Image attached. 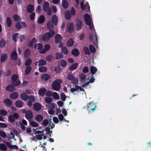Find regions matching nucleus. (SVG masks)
Listing matches in <instances>:
<instances>
[{
  "mask_svg": "<svg viewBox=\"0 0 151 151\" xmlns=\"http://www.w3.org/2000/svg\"><path fill=\"white\" fill-rule=\"evenodd\" d=\"M11 58L14 60H16L17 58V54L16 51H13L10 54Z\"/></svg>",
  "mask_w": 151,
  "mask_h": 151,
  "instance_id": "ddd939ff",
  "label": "nucleus"
},
{
  "mask_svg": "<svg viewBox=\"0 0 151 151\" xmlns=\"http://www.w3.org/2000/svg\"><path fill=\"white\" fill-rule=\"evenodd\" d=\"M3 103L5 106L7 107H9L12 105L11 100L8 98L5 99L3 101Z\"/></svg>",
  "mask_w": 151,
  "mask_h": 151,
  "instance_id": "9b49d317",
  "label": "nucleus"
},
{
  "mask_svg": "<svg viewBox=\"0 0 151 151\" xmlns=\"http://www.w3.org/2000/svg\"><path fill=\"white\" fill-rule=\"evenodd\" d=\"M41 105L39 103H35L33 105V109L36 111L40 110L42 108Z\"/></svg>",
  "mask_w": 151,
  "mask_h": 151,
  "instance_id": "f8f14e48",
  "label": "nucleus"
},
{
  "mask_svg": "<svg viewBox=\"0 0 151 151\" xmlns=\"http://www.w3.org/2000/svg\"><path fill=\"white\" fill-rule=\"evenodd\" d=\"M83 1H81L80 2L81 7V9L84 11L85 10L86 8L87 7V11H88L90 10V6L89 5V3L88 2L86 3L85 4H84L83 2V0H82Z\"/></svg>",
  "mask_w": 151,
  "mask_h": 151,
  "instance_id": "423d86ee",
  "label": "nucleus"
},
{
  "mask_svg": "<svg viewBox=\"0 0 151 151\" xmlns=\"http://www.w3.org/2000/svg\"><path fill=\"white\" fill-rule=\"evenodd\" d=\"M31 13V14L29 16L30 19L31 20H33L35 19V13L34 12H32Z\"/></svg>",
  "mask_w": 151,
  "mask_h": 151,
  "instance_id": "e2e57ef3",
  "label": "nucleus"
},
{
  "mask_svg": "<svg viewBox=\"0 0 151 151\" xmlns=\"http://www.w3.org/2000/svg\"><path fill=\"white\" fill-rule=\"evenodd\" d=\"M34 9V6L31 4H28L26 7V10L27 12L29 13H32Z\"/></svg>",
  "mask_w": 151,
  "mask_h": 151,
  "instance_id": "4468645a",
  "label": "nucleus"
},
{
  "mask_svg": "<svg viewBox=\"0 0 151 151\" xmlns=\"http://www.w3.org/2000/svg\"><path fill=\"white\" fill-rule=\"evenodd\" d=\"M32 62L30 58H29L25 61V65L26 66H29L31 64Z\"/></svg>",
  "mask_w": 151,
  "mask_h": 151,
  "instance_id": "3c124183",
  "label": "nucleus"
},
{
  "mask_svg": "<svg viewBox=\"0 0 151 151\" xmlns=\"http://www.w3.org/2000/svg\"><path fill=\"white\" fill-rule=\"evenodd\" d=\"M71 54L74 56L76 57L79 55L80 52L78 49L74 48L72 50Z\"/></svg>",
  "mask_w": 151,
  "mask_h": 151,
  "instance_id": "aec40b11",
  "label": "nucleus"
},
{
  "mask_svg": "<svg viewBox=\"0 0 151 151\" xmlns=\"http://www.w3.org/2000/svg\"><path fill=\"white\" fill-rule=\"evenodd\" d=\"M7 112L4 109L0 110V114L2 116H5L7 115Z\"/></svg>",
  "mask_w": 151,
  "mask_h": 151,
  "instance_id": "13d9d810",
  "label": "nucleus"
},
{
  "mask_svg": "<svg viewBox=\"0 0 151 151\" xmlns=\"http://www.w3.org/2000/svg\"><path fill=\"white\" fill-rule=\"evenodd\" d=\"M62 6L65 9H67L69 6V4L67 0H63L62 1Z\"/></svg>",
  "mask_w": 151,
  "mask_h": 151,
  "instance_id": "393cba45",
  "label": "nucleus"
},
{
  "mask_svg": "<svg viewBox=\"0 0 151 151\" xmlns=\"http://www.w3.org/2000/svg\"><path fill=\"white\" fill-rule=\"evenodd\" d=\"M74 42V41L73 39L70 38L67 41L66 45L68 47H71L73 45Z\"/></svg>",
  "mask_w": 151,
  "mask_h": 151,
  "instance_id": "bb28decb",
  "label": "nucleus"
},
{
  "mask_svg": "<svg viewBox=\"0 0 151 151\" xmlns=\"http://www.w3.org/2000/svg\"><path fill=\"white\" fill-rule=\"evenodd\" d=\"M18 96V93L16 92H14L11 93L10 95V97L12 99H16Z\"/></svg>",
  "mask_w": 151,
  "mask_h": 151,
  "instance_id": "a878e982",
  "label": "nucleus"
},
{
  "mask_svg": "<svg viewBox=\"0 0 151 151\" xmlns=\"http://www.w3.org/2000/svg\"><path fill=\"white\" fill-rule=\"evenodd\" d=\"M6 89L8 91L13 92L15 90V88L12 85H9L6 87Z\"/></svg>",
  "mask_w": 151,
  "mask_h": 151,
  "instance_id": "412c9836",
  "label": "nucleus"
},
{
  "mask_svg": "<svg viewBox=\"0 0 151 151\" xmlns=\"http://www.w3.org/2000/svg\"><path fill=\"white\" fill-rule=\"evenodd\" d=\"M18 34V33H15L14 34L12 37V38L14 41L15 42H16L17 41V40L16 39L17 36V35Z\"/></svg>",
  "mask_w": 151,
  "mask_h": 151,
  "instance_id": "338daca9",
  "label": "nucleus"
},
{
  "mask_svg": "<svg viewBox=\"0 0 151 151\" xmlns=\"http://www.w3.org/2000/svg\"><path fill=\"white\" fill-rule=\"evenodd\" d=\"M25 116L26 118L29 121L30 119L32 118L33 117L32 111L30 110L27 111Z\"/></svg>",
  "mask_w": 151,
  "mask_h": 151,
  "instance_id": "0eeeda50",
  "label": "nucleus"
},
{
  "mask_svg": "<svg viewBox=\"0 0 151 151\" xmlns=\"http://www.w3.org/2000/svg\"><path fill=\"white\" fill-rule=\"evenodd\" d=\"M50 47L49 45L46 44L44 46V49L40 51V53L41 54H44L46 51L49 50L50 49Z\"/></svg>",
  "mask_w": 151,
  "mask_h": 151,
  "instance_id": "2eb2a0df",
  "label": "nucleus"
},
{
  "mask_svg": "<svg viewBox=\"0 0 151 151\" xmlns=\"http://www.w3.org/2000/svg\"><path fill=\"white\" fill-rule=\"evenodd\" d=\"M6 23L8 27H10L11 26L12 21L10 17H8L6 18Z\"/></svg>",
  "mask_w": 151,
  "mask_h": 151,
  "instance_id": "c9c22d12",
  "label": "nucleus"
},
{
  "mask_svg": "<svg viewBox=\"0 0 151 151\" xmlns=\"http://www.w3.org/2000/svg\"><path fill=\"white\" fill-rule=\"evenodd\" d=\"M32 70V68L30 66H27L25 69V73L26 75L29 74L30 72Z\"/></svg>",
  "mask_w": 151,
  "mask_h": 151,
  "instance_id": "58836bf2",
  "label": "nucleus"
},
{
  "mask_svg": "<svg viewBox=\"0 0 151 151\" xmlns=\"http://www.w3.org/2000/svg\"><path fill=\"white\" fill-rule=\"evenodd\" d=\"M39 66L45 65L46 64V60L43 59H41L38 61Z\"/></svg>",
  "mask_w": 151,
  "mask_h": 151,
  "instance_id": "473e14b6",
  "label": "nucleus"
},
{
  "mask_svg": "<svg viewBox=\"0 0 151 151\" xmlns=\"http://www.w3.org/2000/svg\"><path fill=\"white\" fill-rule=\"evenodd\" d=\"M78 66L77 63H75L69 67V70H75Z\"/></svg>",
  "mask_w": 151,
  "mask_h": 151,
  "instance_id": "7c9ffc66",
  "label": "nucleus"
},
{
  "mask_svg": "<svg viewBox=\"0 0 151 151\" xmlns=\"http://www.w3.org/2000/svg\"><path fill=\"white\" fill-rule=\"evenodd\" d=\"M83 24L82 21L80 20H78L77 24H76V30H79L81 29Z\"/></svg>",
  "mask_w": 151,
  "mask_h": 151,
  "instance_id": "f3484780",
  "label": "nucleus"
},
{
  "mask_svg": "<svg viewBox=\"0 0 151 151\" xmlns=\"http://www.w3.org/2000/svg\"><path fill=\"white\" fill-rule=\"evenodd\" d=\"M75 88H72L70 89V91L71 92L73 93L76 91H79L78 90V86L75 85Z\"/></svg>",
  "mask_w": 151,
  "mask_h": 151,
  "instance_id": "5fc2aeb1",
  "label": "nucleus"
},
{
  "mask_svg": "<svg viewBox=\"0 0 151 151\" xmlns=\"http://www.w3.org/2000/svg\"><path fill=\"white\" fill-rule=\"evenodd\" d=\"M18 78V76L16 74L13 75L11 77L12 81H14L18 80H17V79Z\"/></svg>",
  "mask_w": 151,
  "mask_h": 151,
  "instance_id": "864d4df0",
  "label": "nucleus"
},
{
  "mask_svg": "<svg viewBox=\"0 0 151 151\" xmlns=\"http://www.w3.org/2000/svg\"><path fill=\"white\" fill-rule=\"evenodd\" d=\"M83 50L84 52L85 53L86 55H89L90 54V52L89 51L88 48L86 47H83Z\"/></svg>",
  "mask_w": 151,
  "mask_h": 151,
  "instance_id": "8fccbe9b",
  "label": "nucleus"
},
{
  "mask_svg": "<svg viewBox=\"0 0 151 151\" xmlns=\"http://www.w3.org/2000/svg\"><path fill=\"white\" fill-rule=\"evenodd\" d=\"M0 136L3 138L6 137V134L4 131H0Z\"/></svg>",
  "mask_w": 151,
  "mask_h": 151,
  "instance_id": "680f3d73",
  "label": "nucleus"
},
{
  "mask_svg": "<svg viewBox=\"0 0 151 151\" xmlns=\"http://www.w3.org/2000/svg\"><path fill=\"white\" fill-rule=\"evenodd\" d=\"M52 96L53 98L55 99L58 100L59 97V96L56 92H54Z\"/></svg>",
  "mask_w": 151,
  "mask_h": 151,
  "instance_id": "bf43d9fd",
  "label": "nucleus"
},
{
  "mask_svg": "<svg viewBox=\"0 0 151 151\" xmlns=\"http://www.w3.org/2000/svg\"><path fill=\"white\" fill-rule=\"evenodd\" d=\"M28 96L24 93H23L20 95L21 99L24 101H26L28 99Z\"/></svg>",
  "mask_w": 151,
  "mask_h": 151,
  "instance_id": "c85d7f7f",
  "label": "nucleus"
},
{
  "mask_svg": "<svg viewBox=\"0 0 151 151\" xmlns=\"http://www.w3.org/2000/svg\"><path fill=\"white\" fill-rule=\"evenodd\" d=\"M84 18L86 24H91V18L90 15L88 14H86L84 15Z\"/></svg>",
  "mask_w": 151,
  "mask_h": 151,
  "instance_id": "1a4fd4ad",
  "label": "nucleus"
},
{
  "mask_svg": "<svg viewBox=\"0 0 151 151\" xmlns=\"http://www.w3.org/2000/svg\"><path fill=\"white\" fill-rule=\"evenodd\" d=\"M11 73L12 72L11 70H8L3 73V74L5 76H8L11 75Z\"/></svg>",
  "mask_w": 151,
  "mask_h": 151,
  "instance_id": "09e8293b",
  "label": "nucleus"
},
{
  "mask_svg": "<svg viewBox=\"0 0 151 151\" xmlns=\"http://www.w3.org/2000/svg\"><path fill=\"white\" fill-rule=\"evenodd\" d=\"M7 147L4 144H0V150L3 151H6L7 150Z\"/></svg>",
  "mask_w": 151,
  "mask_h": 151,
  "instance_id": "a19ab883",
  "label": "nucleus"
},
{
  "mask_svg": "<svg viewBox=\"0 0 151 151\" xmlns=\"http://www.w3.org/2000/svg\"><path fill=\"white\" fill-rule=\"evenodd\" d=\"M52 101V99L51 97H47L45 98V101L47 104H51Z\"/></svg>",
  "mask_w": 151,
  "mask_h": 151,
  "instance_id": "de8ad7c7",
  "label": "nucleus"
},
{
  "mask_svg": "<svg viewBox=\"0 0 151 151\" xmlns=\"http://www.w3.org/2000/svg\"><path fill=\"white\" fill-rule=\"evenodd\" d=\"M41 78L42 80L47 81L49 79L51 78L50 76L48 74H45L42 75L41 77Z\"/></svg>",
  "mask_w": 151,
  "mask_h": 151,
  "instance_id": "4be33fe9",
  "label": "nucleus"
},
{
  "mask_svg": "<svg viewBox=\"0 0 151 151\" xmlns=\"http://www.w3.org/2000/svg\"><path fill=\"white\" fill-rule=\"evenodd\" d=\"M28 101L27 102L28 105L29 106H31L32 105V103L35 101V98L33 96H28Z\"/></svg>",
  "mask_w": 151,
  "mask_h": 151,
  "instance_id": "6e6552de",
  "label": "nucleus"
},
{
  "mask_svg": "<svg viewBox=\"0 0 151 151\" xmlns=\"http://www.w3.org/2000/svg\"><path fill=\"white\" fill-rule=\"evenodd\" d=\"M61 100L64 101L66 99V96L64 93H62L60 95Z\"/></svg>",
  "mask_w": 151,
  "mask_h": 151,
  "instance_id": "0e129e2a",
  "label": "nucleus"
},
{
  "mask_svg": "<svg viewBox=\"0 0 151 151\" xmlns=\"http://www.w3.org/2000/svg\"><path fill=\"white\" fill-rule=\"evenodd\" d=\"M44 119L43 116L41 114L37 115L35 117V119L38 122H40Z\"/></svg>",
  "mask_w": 151,
  "mask_h": 151,
  "instance_id": "a211bd4d",
  "label": "nucleus"
},
{
  "mask_svg": "<svg viewBox=\"0 0 151 151\" xmlns=\"http://www.w3.org/2000/svg\"><path fill=\"white\" fill-rule=\"evenodd\" d=\"M15 27L17 29H20L22 28V25L20 22H19L16 23Z\"/></svg>",
  "mask_w": 151,
  "mask_h": 151,
  "instance_id": "052dcab7",
  "label": "nucleus"
},
{
  "mask_svg": "<svg viewBox=\"0 0 151 151\" xmlns=\"http://www.w3.org/2000/svg\"><path fill=\"white\" fill-rule=\"evenodd\" d=\"M45 18L43 15H41L38 18L37 23L39 24H43L45 21Z\"/></svg>",
  "mask_w": 151,
  "mask_h": 151,
  "instance_id": "b1692460",
  "label": "nucleus"
},
{
  "mask_svg": "<svg viewBox=\"0 0 151 151\" xmlns=\"http://www.w3.org/2000/svg\"><path fill=\"white\" fill-rule=\"evenodd\" d=\"M37 41V40L35 37L33 38L31 41L28 43V46L29 47H32L34 43H35Z\"/></svg>",
  "mask_w": 151,
  "mask_h": 151,
  "instance_id": "cd10ccee",
  "label": "nucleus"
},
{
  "mask_svg": "<svg viewBox=\"0 0 151 151\" xmlns=\"http://www.w3.org/2000/svg\"><path fill=\"white\" fill-rule=\"evenodd\" d=\"M29 122V124L32 127H36L38 126V124L37 122H35L32 121Z\"/></svg>",
  "mask_w": 151,
  "mask_h": 151,
  "instance_id": "49530a36",
  "label": "nucleus"
},
{
  "mask_svg": "<svg viewBox=\"0 0 151 151\" xmlns=\"http://www.w3.org/2000/svg\"><path fill=\"white\" fill-rule=\"evenodd\" d=\"M31 54L30 51L29 49H26L24 51V55L25 57H29Z\"/></svg>",
  "mask_w": 151,
  "mask_h": 151,
  "instance_id": "e433bc0d",
  "label": "nucleus"
},
{
  "mask_svg": "<svg viewBox=\"0 0 151 151\" xmlns=\"http://www.w3.org/2000/svg\"><path fill=\"white\" fill-rule=\"evenodd\" d=\"M55 32L54 30H50L44 35H40L39 36V39L42 41L47 42L54 35Z\"/></svg>",
  "mask_w": 151,
  "mask_h": 151,
  "instance_id": "f257e3e1",
  "label": "nucleus"
},
{
  "mask_svg": "<svg viewBox=\"0 0 151 151\" xmlns=\"http://www.w3.org/2000/svg\"><path fill=\"white\" fill-rule=\"evenodd\" d=\"M62 52L64 55L67 54L68 53V51L67 48L66 47H64L61 49Z\"/></svg>",
  "mask_w": 151,
  "mask_h": 151,
  "instance_id": "4d7b16f0",
  "label": "nucleus"
},
{
  "mask_svg": "<svg viewBox=\"0 0 151 151\" xmlns=\"http://www.w3.org/2000/svg\"><path fill=\"white\" fill-rule=\"evenodd\" d=\"M15 105L16 107L20 108L23 107L24 105V102L21 100H18L16 101Z\"/></svg>",
  "mask_w": 151,
  "mask_h": 151,
  "instance_id": "6ab92c4d",
  "label": "nucleus"
},
{
  "mask_svg": "<svg viewBox=\"0 0 151 151\" xmlns=\"http://www.w3.org/2000/svg\"><path fill=\"white\" fill-rule=\"evenodd\" d=\"M62 83V81L60 79H56L52 83V87L55 91H59L61 87V84Z\"/></svg>",
  "mask_w": 151,
  "mask_h": 151,
  "instance_id": "f03ea898",
  "label": "nucleus"
},
{
  "mask_svg": "<svg viewBox=\"0 0 151 151\" xmlns=\"http://www.w3.org/2000/svg\"><path fill=\"white\" fill-rule=\"evenodd\" d=\"M19 116V114L15 112L13 114H10L8 117L9 121L12 123L14 122L16 119H18Z\"/></svg>",
  "mask_w": 151,
  "mask_h": 151,
  "instance_id": "39448f33",
  "label": "nucleus"
},
{
  "mask_svg": "<svg viewBox=\"0 0 151 151\" xmlns=\"http://www.w3.org/2000/svg\"><path fill=\"white\" fill-rule=\"evenodd\" d=\"M68 31L69 33H71L73 32L74 29V27L73 24L72 23H71L70 24L69 27H68Z\"/></svg>",
  "mask_w": 151,
  "mask_h": 151,
  "instance_id": "4c0bfd02",
  "label": "nucleus"
},
{
  "mask_svg": "<svg viewBox=\"0 0 151 151\" xmlns=\"http://www.w3.org/2000/svg\"><path fill=\"white\" fill-rule=\"evenodd\" d=\"M96 107L93 102L91 101L87 104L86 109L89 113L91 114L95 111Z\"/></svg>",
  "mask_w": 151,
  "mask_h": 151,
  "instance_id": "7ed1b4c3",
  "label": "nucleus"
},
{
  "mask_svg": "<svg viewBox=\"0 0 151 151\" xmlns=\"http://www.w3.org/2000/svg\"><path fill=\"white\" fill-rule=\"evenodd\" d=\"M89 49L92 53H94L96 52V49L92 45H89Z\"/></svg>",
  "mask_w": 151,
  "mask_h": 151,
  "instance_id": "a18cd8bd",
  "label": "nucleus"
},
{
  "mask_svg": "<svg viewBox=\"0 0 151 151\" xmlns=\"http://www.w3.org/2000/svg\"><path fill=\"white\" fill-rule=\"evenodd\" d=\"M54 26L52 22H51L50 20H49L47 23V27L48 29L50 30H52V29L54 28Z\"/></svg>",
  "mask_w": 151,
  "mask_h": 151,
  "instance_id": "c756f323",
  "label": "nucleus"
},
{
  "mask_svg": "<svg viewBox=\"0 0 151 151\" xmlns=\"http://www.w3.org/2000/svg\"><path fill=\"white\" fill-rule=\"evenodd\" d=\"M60 63L61 66L62 67H65L67 64L66 61L63 60H61Z\"/></svg>",
  "mask_w": 151,
  "mask_h": 151,
  "instance_id": "603ef678",
  "label": "nucleus"
},
{
  "mask_svg": "<svg viewBox=\"0 0 151 151\" xmlns=\"http://www.w3.org/2000/svg\"><path fill=\"white\" fill-rule=\"evenodd\" d=\"M6 41L4 39H2L0 41V47L1 48H4L5 46Z\"/></svg>",
  "mask_w": 151,
  "mask_h": 151,
  "instance_id": "79ce46f5",
  "label": "nucleus"
},
{
  "mask_svg": "<svg viewBox=\"0 0 151 151\" xmlns=\"http://www.w3.org/2000/svg\"><path fill=\"white\" fill-rule=\"evenodd\" d=\"M46 91L47 90L45 88H41L39 89L38 93L40 96H43L46 93Z\"/></svg>",
  "mask_w": 151,
  "mask_h": 151,
  "instance_id": "5701e85b",
  "label": "nucleus"
},
{
  "mask_svg": "<svg viewBox=\"0 0 151 151\" xmlns=\"http://www.w3.org/2000/svg\"><path fill=\"white\" fill-rule=\"evenodd\" d=\"M13 18L15 22H17L18 20H21V19L20 16L16 14H15L13 15Z\"/></svg>",
  "mask_w": 151,
  "mask_h": 151,
  "instance_id": "ea45409f",
  "label": "nucleus"
},
{
  "mask_svg": "<svg viewBox=\"0 0 151 151\" xmlns=\"http://www.w3.org/2000/svg\"><path fill=\"white\" fill-rule=\"evenodd\" d=\"M62 38L61 35L59 34H58L56 35L55 38V43H58L61 41Z\"/></svg>",
  "mask_w": 151,
  "mask_h": 151,
  "instance_id": "dca6fc26",
  "label": "nucleus"
},
{
  "mask_svg": "<svg viewBox=\"0 0 151 151\" xmlns=\"http://www.w3.org/2000/svg\"><path fill=\"white\" fill-rule=\"evenodd\" d=\"M48 123V121L47 119H44L42 122V124L45 126H47V125Z\"/></svg>",
  "mask_w": 151,
  "mask_h": 151,
  "instance_id": "774afa93",
  "label": "nucleus"
},
{
  "mask_svg": "<svg viewBox=\"0 0 151 151\" xmlns=\"http://www.w3.org/2000/svg\"><path fill=\"white\" fill-rule=\"evenodd\" d=\"M12 85L14 86H19L21 84V82L19 80H16L14 81H12L11 82Z\"/></svg>",
  "mask_w": 151,
  "mask_h": 151,
  "instance_id": "72a5a7b5",
  "label": "nucleus"
},
{
  "mask_svg": "<svg viewBox=\"0 0 151 151\" xmlns=\"http://www.w3.org/2000/svg\"><path fill=\"white\" fill-rule=\"evenodd\" d=\"M63 57V55L61 53H57L55 54V59L56 60H58L60 59Z\"/></svg>",
  "mask_w": 151,
  "mask_h": 151,
  "instance_id": "6e6d98bb",
  "label": "nucleus"
},
{
  "mask_svg": "<svg viewBox=\"0 0 151 151\" xmlns=\"http://www.w3.org/2000/svg\"><path fill=\"white\" fill-rule=\"evenodd\" d=\"M51 22L54 26H56L58 22V17L56 15H53L52 17Z\"/></svg>",
  "mask_w": 151,
  "mask_h": 151,
  "instance_id": "9d476101",
  "label": "nucleus"
},
{
  "mask_svg": "<svg viewBox=\"0 0 151 151\" xmlns=\"http://www.w3.org/2000/svg\"><path fill=\"white\" fill-rule=\"evenodd\" d=\"M54 71L56 73H59L60 72V69L59 66H55L54 68Z\"/></svg>",
  "mask_w": 151,
  "mask_h": 151,
  "instance_id": "69168bd1",
  "label": "nucleus"
},
{
  "mask_svg": "<svg viewBox=\"0 0 151 151\" xmlns=\"http://www.w3.org/2000/svg\"><path fill=\"white\" fill-rule=\"evenodd\" d=\"M97 71V69L96 67L94 66H91L90 67V71L93 75H94Z\"/></svg>",
  "mask_w": 151,
  "mask_h": 151,
  "instance_id": "f704fd0d",
  "label": "nucleus"
},
{
  "mask_svg": "<svg viewBox=\"0 0 151 151\" xmlns=\"http://www.w3.org/2000/svg\"><path fill=\"white\" fill-rule=\"evenodd\" d=\"M7 58V56L6 53L3 54L1 57V63H3L6 60Z\"/></svg>",
  "mask_w": 151,
  "mask_h": 151,
  "instance_id": "2f4dec72",
  "label": "nucleus"
},
{
  "mask_svg": "<svg viewBox=\"0 0 151 151\" xmlns=\"http://www.w3.org/2000/svg\"><path fill=\"white\" fill-rule=\"evenodd\" d=\"M39 70L40 72H45L47 70V67L45 66H41L39 68Z\"/></svg>",
  "mask_w": 151,
  "mask_h": 151,
  "instance_id": "c03bdc74",
  "label": "nucleus"
},
{
  "mask_svg": "<svg viewBox=\"0 0 151 151\" xmlns=\"http://www.w3.org/2000/svg\"><path fill=\"white\" fill-rule=\"evenodd\" d=\"M45 59L47 61H51L54 59V57L52 55H49L46 57Z\"/></svg>",
  "mask_w": 151,
  "mask_h": 151,
  "instance_id": "37998d69",
  "label": "nucleus"
},
{
  "mask_svg": "<svg viewBox=\"0 0 151 151\" xmlns=\"http://www.w3.org/2000/svg\"><path fill=\"white\" fill-rule=\"evenodd\" d=\"M75 14V11L73 7L71 8V11L68 10L66 11L65 14V19L67 20H69L71 17L72 15L74 16Z\"/></svg>",
  "mask_w": 151,
  "mask_h": 151,
  "instance_id": "20e7f679",
  "label": "nucleus"
}]
</instances>
